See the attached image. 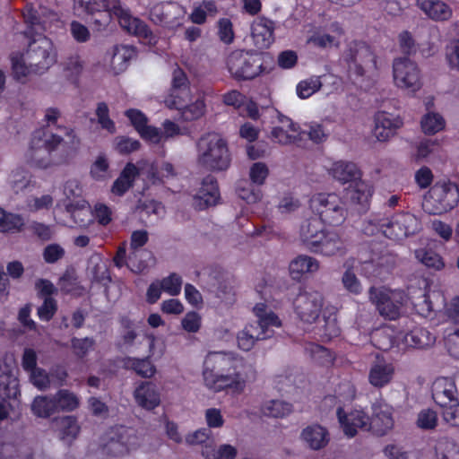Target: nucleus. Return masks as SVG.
Masks as SVG:
<instances>
[{
	"label": "nucleus",
	"mask_w": 459,
	"mask_h": 459,
	"mask_svg": "<svg viewBox=\"0 0 459 459\" xmlns=\"http://www.w3.org/2000/svg\"><path fill=\"white\" fill-rule=\"evenodd\" d=\"M54 204V198L51 195H43L41 196H32L27 201V207L30 212H36L41 210H49Z\"/></svg>",
	"instance_id": "58"
},
{
	"label": "nucleus",
	"mask_w": 459,
	"mask_h": 459,
	"mask_svg": "<svg viewBox=\"0 0 459 459\" xmlns=\"http://www.w3.org/2000/svg\"><path fill=\"white\" fill-rule=\"evenodd\" d=\"M220 200L218 181L215 177L207 175L203 178L198 192L193 197V206L198 211H204L218 204Z\"/></svg>",
	"instance_id": "15"
},
{
	"label": "nucleus",
	"mask_w": 459,
	"mask_h": 459,
	"mask_svg": "<svg viewBox=\"0 0 459 459\" xmlns=\"http://www.w3.org/2000/svg\"><path fill=\"white\" fill-rule=\"evenodd\" d=\"M403 341L410 347L424 349L431 346L436 338L426 328L416 326L405 333Z\"/></svg>",
	"instance_id": "34"
},
{
	"label": "nucleus",
	"mask_w": 459,
	"mask_h": 459,
	"mask_svg": "<svg viewBox=\"0 0 459 459\" xmlns=\"http://www.w3.org/2000/svg\"><path fill=\"white\" fill-rule=\"evenodd\" d=\"M191 99L189 79L186 72L178 66L172 72L171 86L164 103L169 108L178 110L182 121L191 122L201 118L206 108L204 100L198 99L190 103Z\"/></svg>",
	"instance_id": "3"
},
{
	"label": "nucleus",
	"mask_w": 459,
	"mask_h": 459,
	"mask_svg": "<svg viewBox=\"0 0 459 459\" xmlns=\"http://www.w3.org/2000/svg\"><path fill=\"white\" fill-rule=\"evenodd\" d=\"M318 268L319 264L316 258L300 255L290 262L289 271L293 280H300L304 273H314Z\"/></svg>",
	"instance_id": "33"
},
{
	"label": "nucleus",
	"mask_w": 459,
	"mask_h": 459,
	"mask_svg": "<svg viewBox=\"0 0 459 459\" xmlns=\"http://www.w3.org/2000/svg\"><path fill=\"white\" fill-rule=\"evenodd\" d=\"M341 61L347 68L350 77L360 78L366 73L377 69V55L371 47L362 40H351L347 43Z\"/></svg>",
	"instance_id": "6"
},
{
	"label": "nucleus",
	"mask_w": 459,
	"mask_h": 459,
	"mask_svg": "<svg viewBox=\"0 0 459 459\" xmlns=\"http://www.w3.org/2000/svg\"><path fill=\"white\" fill-rule=\"evenodd\" d=\"M346 241L336 230H325L317 244L310 247V252L325 256L343 255L346 254Z\"/></svg>",
	"instance_id": "16"
},
{
	"label": "nucleus",
	"mask_w": 459,
	"mask_h": 459,
	"mask_svg": "<svg viewBox=\"0 0 459 459\" xmlns=\"http://www.w3.org/2000/svg\"><path fill=\"white\" fill-rule=\"evenodd\" d=\"M306 351L310 354L315 363L323 367H330L334 361V354L323 345L316 343H309L306 347Z\"/></svg>",
	"instance_id": "38"
},
{
	"label": "nucleus",
	"mask_w": 459,
	"mask_h": 459,
	"mask_svg": "<svg viewBox=\"0 0 459 459\" xmlns=\"http://www.w3.org/2000/svg\"><path fill=\"white\" fill-rule=\"evenodd\" d=\"M30 373V381L39 390H45L50 385V378L48 373L41 368H37Z\"/></svg>",
	"instance_id": "62"
},
{
	"label": "nucleus",
	"mask_w": 459,
	"mask_h": 459,
	"mask_svg": "<svg viewBox=\"0 0 459 459\" xmlns=\"http://www.w3.org/2000/svg\"><path fill=\"white\" fill-rule=\"evenodd\" d=\"M322 87L320 76H311L306 80L300 81L296 88L297 95L300 99H307L318 91Z\"/></svg>",
	"instance_id": "47"
},
{
	"label": "nucleus",
	"mask_w": 459,
	"mask_h": 459,
	"mask_svg": "<svg viewBox=\"0 0 459 459\" xmlns=\"http://www.w3.org/2000/svg\"><path fill=\"white\" fill-rule=\"evenodd\" d=\"M273 334V331H266L250 324L238 333V346L240 350L248 351L254 347L256 341L271 338Z\"/></svg>",
	"instance_id": "23"
},
{
	"label": "nucleus",
	"mask_w": 459,
	"mask_h": 459,
	"mask_svg": "<svg viewBox=\"0 0 459 459\" xmlns=\"http://www.w3.org/2000/svg\"><path fill=\"white\" fill-rule=\"evenodd\" d=\"M94 340L90 337L77 338L73 337L71 339V347L74 355L80 359L84 358L89 351L94 346Z\"/></svg>",
	"instance_id": "55"
},
{
	"label": "nucleus",
	"mask_w": 459,
	"mask_h": 459,
	"mask_svg": "<svg viewBox=\"0 0 459 459\" xmlns=\"http://www.w3.org/2000/svg\"><path fill=\"white\" fill-rule=\"evenodd\" d=\"M273 141L280 144H290L295 143L299 139V134L291 133L283 126H274L271 131Z\"/></svg>",
	"instance_id": "61"
},
{
	"label": "nucleus",
	"mask_w": 459,
	"mask_h": 459,
	"mask_svg": "<svg viewBox=\"0 0 459 459\" xmlns=\"http://www.w3.org/2000/svg\"><path fill=\"white\" fill-rule=\"evenodd\" d=\"M331 171L333 177L342 184L349 182L352 183L353 181L359 179L361 177L359 169L353 162L342 160L334 162Z\"/></svg>",
	"instance_id": "35"
},
{
	"label": "nucleus",
	"mask_w": 459,
	"mask_h": 459,
	"mask_svg": "<svg viewBox=\"0 0 459 459\" xmlns=\"http://www.w3.org/2000/svg\"><path fill=\"white\" fill-rule=\"evenodd\" d=\"M63 137L51 133L47 138V128L42 127L33 132L30 143V159L36 167L47 169L52 165L64 162V159H54L53 152L62 143Z\"/></svg>",
	"instance_id": "7"
},
{
	"label": "nucleus",
	"mask_w": 459,
	"mask_h": 459,
	"mask_svg": "<svg viewBox=\"0 0 459 459\" xmlns=\"http://www.w3.org/2000/svg\"><path fill=\"white\" fill-rule=\"evenodd\" d=\"M419 230L416 216L409 212H400L391 214L386 212V228L385 237L399 241L413 235Z\"/></svg>",
	"instance_id": "12"
},
{
	"label": "nucleus",
	"mask_w": 459,
	"mask_h": 459,
	"mask_svg": "<svg viewBox=\"0 0 459 459\" xmlns=\"http://www.w3.org/2000/svg\"><path fill=\"white\" fill-rule=\"evenodd\" d=\"M125 116L130 121V124L138 133L146 124H148L147 116L140 109L128 108L125 111Z\"/></svg>",
	"instance_id": "64"
},
{
	"label": "nucleus",
	"mask_w": 459,
	"mask_h": 459,
	"mask_svg": "<svg viewBox=\"0 0 459 459\" xmlns=\"http://www.w3.org/2000/svg\"><path fill=\"white\" fill-rule=\"evenodd\" d=\"M230 76L238 82L251 81L267 73L264 55L255 50L236 49L226 59Z\"/></svg>",
	"instance_id": "5"
},
{
	"label": "nucleus",
	"mask_w": 459,
	"mask_h": 459,
	"mask_svg": "<svg viewBox=\"0 0 459 459\" xmlns=\"http://www.w3.org/2000/svg\"><path fill=\"white\" fill-rule=\"evenodd\" d=\"M394 374V368L392 364L385 361H377L374 363L368 373L369 383L377 388H382L388 385Z\"/></svg>",
	"instance_id": "26"
},
{
	"label": "nucleus",
	"mask_w": 459,
	"mask_h": 459,
	"mask_svg": "<svg viewBox=\"0 0 459 459\" xmlns=\"http://www.w3.org/2000/svg\"><path fill=\"white\" fill-rule=\"evenodd\" d=\"M324 222L317 218H310L306 220L300 227V238L307 248L310 251V247L317 244L321 238V234L325 232L323 227Z\"/></svg>",
	"instance_id": "28"
},
{
	"label": "nucleus",
	"mask_w": 459,
	"mask_h": 459,
	"mask_svg": "<svg viewBox=\"0 0 459 459\" xmlns=\"http://www.w3.org/2000/svg\"><path fill=\"white\" fill-rule=\"evenodd\" d=\"M373 134L379 142H386L393 137L403 125L399 116L385 111H378L375 117Z\"/></svg>",
	"instance_id": "17"
},
{
	"label": "nucleus",
	"mask_w": 459,
	"mask_h": 459,
	"mask_svg": "<svg viewBox=\"0 0 459 459\" xmlns=\"http://www.w3.org/2000/svg\"><path fill=\"white\" fill-rule=\"evenodd\" d=\"M394 423L392 409L387 405H378L374 407L368 430L377 437H383L393 429Z\"/></svg>",
	"instance_id": "21"
},
{
	"label": "nucleus",
	"mask_w": 459,
	"mask_h": 459,
	"mask_svg": "<svg viewBox=\"0 0 459 459\" xmlns=\"http://www.w3.org/2000/svg\"><path fill=\"white\" fill-rule=\"evenodd\" d=\"M254 314L257 317V321L253 325L272 331L271 327H280L281 322L279 316L273 311L267 312V306L264 303H257L253 308Z\"/></svg>",
	"instance_id": "36"
},
{
	"label": "nucleus",
	"mask_w": 459,
	"mask_h": 459,
	"mask_svg": "<svg viewBox=\"0 0 459 459\" xmlns=\"http://www.w3.org/2000/svg\"><path fill=\"white\" fill-rule=\"evenodd\" d=\"M446 121L438 113L429 112L420 121L422 132L426 134L432 135L445 128Z\"/></svg>",
	"instance_id": "41"
},
{
	"label": "nucleus",
	"mask_w": 459,
	"mask_h": 459,
	"mask_svg": "<svg viewBox=\"0 0 459 459\" xmlns=\"http://www.w3.org/2000/svg\"><path fill=\"white\" fill-rule=\"evenodd\" d=\"M274 22L263 17L255 21L251 26V36L258 48H268L274 42Z\"/></svg>",
	"instance_id": "20"
},
{
	"label": "nucleus",
	"mask_w": 459,
	"mask_h": 459,
	"mask_svg": "<svg viewBox=\"0 0 459 459\" xmlns=\"http://www.w3.org/2000/svg\"><path fill=\"white\" fill-rule=\"evenodd\" d=\"M13 76L15 80L21 81L25 78L30 72H33L23 61L22 55H15L11 57Z\"/></svg>",
	"instance_id": "60"
},
{
	"label": "nucleus",
	"mask_w": 459,
	"mask_h": 459,
	"mask_svg": "<svg viewBox=\"0 0 459 459\" xmlns=\"http://www.w3.org/2000/svg\"><path fill=\"white\" fill-rule=\"evenodd\" d=\"M141 148L140 141L126 135L117 136L114 140V149L121 155H128Z\"/></svg>",
	"instance_id": "50"
},
{
	"label": "nucleus",
	"mask_w": 459,
	"mask_h": 459,
	"mask_svg": "<svg viewBox=\"0 0 459 459\" xmlns=\"http://www.w3.org/2000/svg\"><path fill=\"white\" fill-rule=\"evenodd\" d=\"M24 226V220L20 214L5 212L4 218L0 222L2 232H20Z\"/></svg>",
	"instance_id": "52"
},
{
	"label": "nucleus",
	"mask_w": 459,
	"mask_h": 459,
	"mask_svg": "<svg viewBox=\"0 0 459 459\" xmlns=\"http://www.w3.org/2000/svg\"><path fill=\"white\" fill-rule=\"evenodd\" d=\"M292 411V404L281 400H271L262 407L263 413L267 417L283 418Z\"/></svg>",
	"instance_id": "44"
},
{
	"label": "nucleus",
	"mask_w": 459,
	"mask_h": 459,
	"mask_svg": "<svg viewBox=\"0 0 459 459\" xmlns=\"http://www.w3.org/2000/svg\"><path fill=\"white\" fill-rule=\"evenodd\" d=\"M135 403L142 408L151 411L160 403V394L152 382H142L134 391Z\"/></svg>",
	"instance_id": "22"
},
{
	"label": "nucleus",
	"mask_w": 459,
	"mask_h": 459,
	"mask_svg": "<svg viewBox=\"0 0 459 459\" xmlns=\"http://www.w3.org/2000/svg\"><path fill=\"white\" fill-rule=\"evenodd\" d=\"M31 411L36 416L41 418H48L57 412L54 395L35 397L31 404Z\"/></svg>",
	"instance_id": "40"
},
{
	"label": "nucleus",
	"mask_w": 459,
	"mask_h": 459,
	"mask_svg": "<svg viewBox=\"0 0 459 459\" xmlns=\"http://www.w3.org/2000/svg\"><path fill=\"white\" fill-rule=\"evenodd\" d=\"M82 69L83 65L78 55L70 56L64 62V72L65 76L73 83H78Z\"/></svg>",
	"instance_id": "48"
},
{
	"label": "nucleus",
	"mask_w": 459,
	"mask_h": 459,
	"mask_svg": "<svg viewBox=\"0 0 459 459\" xmlns=\"http://www.w3.org/2000/svg\"><path fill=\"white\" fill-rule=\"evenodd\" d=\"M247 368L245 359L235 352L210 351L203 365L204 385L213 392L239 394L247 385Z\"/></svg>",
	"instance_id": "1"
},
{
	"label": "nucleus",
	"mask_w": 459,
	"mask_h": 459,
	"mask_svg": "<svg viewBox=\"0 0 459 459\" xmlns=\"http://www.w3.org/2000/svg\"><path fill=\"white\" fill-rule=\"evenodd\" d=\"M29 40L25 59L36 74H43L56 62L52 41L44 34L26 38Z\"/></svg>",
	"instance_id": "10"
},
{
	"label": "nucleus",
	"mask_w": 459,
	"mask_h": 459,
	"mask_svg": "<svg viewBox=\"0 0 459 459\" xmlns=\"http://www.w3.org/2000/svg\"><path fill=\"white\" fill-rule=\"evenodd\" d=\"M65 210L79 228H87L92 223V211L87 202H70L65 205Z\"/></svg>",
	"instance_id": "31"
},
{
	"label": "nucleus",
	"mask_w": 459,
	"mask_h": 459,
	"mask_svg": "<svg viewBox=\"0 0 459 459\" xmlns=\"http://www.w3.org/2000/svg\"><path fill=\"white\" fill-rule=\"evenodd\" d=\"M163 291L170 296H178L182 289V278L176 273H171L169 276L160 281Z\"/></svg>",
	"instance_id": "53"
},
{
	"label": "nucleus",
	"mask_w": 459,
	"mask_h": 459,
	"mask_svg": "<svg viewBox=\"0 0 459 459\" xmlns=\"http://www.w3.org/2000/svg\"><path fill=\"white\" fill-rule=\"evenodd\" d=\"M416 257L429 268L438 271L445 267L443 257L431 248L417 250Z\"/></svg>",
	"instance_id": "45"
},
{
	"label": "nucleus",
	"mask_w": 459,
	"mask_h": 459,
	"mask_svg": "<svg viewBox=\"0 0 459 459\" xmlns=\"http://www.w3.org/2000/svg\"><path fill=\"white\" fill-rule=\"evenodd\" d=\"M323 305V295L316 290H300L293 301L298 317L308 324L314 323L319 317Z\"/></svg>",
	"instance_id": "13"
},
{
	"label": "nucleus",
	"mask_w": 459,
	"mask_h": 459,
	"mask_svg": "<svg viewBox=\"0 0 459 459\" xmlns=\"http://www.w3.org/2000/svg\"><path fill=\"white\" fill-rule=\"evenodd\" d=\"M98 124L108 133L113 134L117 131L115 122L110 118L109 108L106 102H99L95 110Z\"/></svg>",
	"instance_id": "49"
},
{
	"label": "nucleus",
	"mask_w": 459,
	"mask_h": 459,
	"mask_svg": "<svg viewBox=\"0 0 459 459\" xmlns=\"http://www.w3.org/2000/svg\"><path fill=\"white\" fill-rule=\"evenodd\" d=\"M109 169V162L104 154H100L91 164L90 176L96 181H103L107 178Z\"/></svg>",
	"instance_id": "51"
},
{
	"label": "nucleus",
	"mask_w": 459,
	"mask_h": 459,
	"mask_svg": "<svg viewBox=\"0 0 459 459\" xmlns=\"http://www.w3.org/2000/svg\"><path fill=\"white\" fill-rule=\"evenodd\" d=\"M148 240L149 235L144 230H137L131 234L129 265L133 273H140L148 267V264L140 258L141 255L146 252L142 247L147 244Z\"/></svg>",
	"instance_id": "19"
},
{
	"label": "nucleus",
	"mask_w": 459,
	"mask_h": 459,
	"mask_svg": "<svg viewBox=\"0 0 459 459\" xmlns=\"http://www.w3.org/2000/svg\"><path fill=\"white\" fill-rule=\"evenodd\" d=\"M130 448L124 440L123 434H119L117 438L111 437L102 446V453L112 457L123 456L129 454Z\"/></svg>",
	"instance_id": "43"
},
{
	"label": "nucleus",
	"mask_w": 459,
	"mask_h": 459,
	"mask_svg": "<svg viewBox=\"0 0 459 459\" xmlns=\"http://www.w3.org/2000/svg\"><path fill=\"white\" fill-rule=\"evenodd\" d=\"M196 152L198 165L208 171H224L230 166L228 143L219 134H203L196 142Z\"/></svg>",
	"instance_id": "4"
},
{
	"label": "nucleus",
	"mask_w": 459,
	"mask_h": 459,
	"mask_svg": "<svg viewBox=\"0 0 459 459\" xmlns=\"http://www.w3.org/2000/svg\"><path fill=\"white\" fill-rule=\"evenodd\" d=\"M23 19L26 24V30L23 32L25 38L35 37L45 33L46 28L44 22L34 8L32 4H27L23 13Z\"/></svg>",
	"instance_id": "29"
},
{
	"label": "nucleus",
	"mask_w": 459,
	"mask_h": 459,
	"mask_svg": "<svg viewBox=\"0 0 459 459\" xmlns=\"http://www.w3.org/2000/svg\"><path fill=\"white\" fill-rule=\"evenodd\" d=\"M138 175V168L132 162L126 163L117 178L113 182L111 193L117 196H123L134 186Z\"/></svg>",
	"instance_id": "24"
},
{
	"label": "nucleus",
	"mask_w": 459,
	"mask_h": 459,
	"mask_svg": "<svg viewBox=\"0 0 459 459\" xmlns=\"http://www.w3.org/2000/svg\"><path fill=\"white\" fill-rule=\"evenodd\" d=\"M369 299L376 306L379 314L389 320H395L399 317L403 301L396 299L385 290L377 287H370Z\"/></svg>",
	"instance_id": "14"
},
{
	"label": "nucleus",
	"mask_w": 459,
	"mask_h": 459,
	"mask_svg": "<svg viewBox=\"0 0 459 459\" xmlns=\"http://www.w3.org/2000/svg\"><path fill=\"white\" fill-rule=\"evenodd\" d=\"M459 202V187L455 183L438 181L424 196L423 209L429 214H443L454 209Z\"/></svg>",
	"instance_id": "8"
},
{
	"label": "nucleus",
	"mask_w": 459,
	"mask_h": 459,
	"mask_svg": "<svg viewBox=\"0 0 459 459\" xmlns=\"http://www.w3.org/2000/svg\"><path fill=\"white\" fill-rule=\"evenodd\" d=\"M218 36L221 42L230 45L234 41L233 24L228 18H221L218 22Z\"/></svg>",
	"instance_id": "59"
},
{
	"label": "nucleus",
	"mask_w": 459,
	"mask_h": 459,
	"mask_svg": "<svg viewBox=\"0 0 459 459\" xmlns=\"http://www.w3.org/2000/svg\"><path fill=\"white\" fill-rule=\"evenodd\" d=\"M393 75L395 85L411 93L422 87L421 73L418 65L408 57H399L393 63Z\"/></svg>",
	"instance_id": "11"
},
{
	"label": "nucleus",
	"mask_w": 459,
	"mask_h": 459,
	"mask_svg": "<svg viewBox=\"0 0 459 459\" xmlns=\"http://www.w3.org/2000/svg\"><path fill=\"white\" fill-rule=\"evenodd\" d=\"M59 425L60 438L70 446L76 439L81 429L76 417H63L60 420Z\"/></svg>",
	"instance_id": "39"
},
{
	"label": "nucleus",
	"mask_w": 459,
	"mask_h": 459,
	"mask_svg": "<svg viewBox=\"0 0 459 459\" xmlns=\"http://www.w3.org/2000/svg\"><path fill=\"white\" fill-rule=\"evenodd\" d=\"M96 220L101 226H108L112 221V211L105 204L98 203L92 211V221Z\"/></svg>",
	"instance_id": "63"
},
{
	"label": "nucleus",
	"mask_w": 459,
	"mask_h": 459,
	"mask_svg": "<svg viewBox=\"0 0 459 459\" xmlns=\"http://www.w3.org/2000/svg\"><path fill=\"white\" fill-rule=\"evenodd\" d=\"M439 386L437 385L432 393V398L437 405L441 407L459 402L455 395L456 392L455 384H446L442 389H439Z\"/></svg>",
	"instance_id": "46"
},
{
	"label": "nucleus",
	"mask_w": 459,
	"mask_h": 459,
	"mask_svg": "<svg viewBox=\"0 0 459 459\" xmlns=\"http://www.w3.org/2000/svg\"><path fill=\"white\" fill-rule=\"evenodd\" d=\"M269 176V169L264 162H255L249 169V178L251 182L256 186L264 184L267 177Z\"/></svg>",
	"instance_id": "56"
},
{
	"label": "nucleus",
	"mask_w": 459,
	"mask_h": 459,
	"mask_svg": "<svg viewBox=\"0 0 459 459\" xmlns=\"http://www.w3.org/2000/svg\"><path fill=\"white\" fill-rule=\"evenodd\" d=\"M57 311L56 300L52 297H46L40 307H38L37 315L41 321H50Z\"/></svg>",
	"instance_id": "57"
},
{
	"label": "nucleus",
	"mask_w": 459,
	"mask_h": 459,
	"mask_svg": "<svg viewBox=\"0 0 459 459\" xmlns=\"http://www.w3.org/2000/svg\"><path fill=\"white\" fill-rule=\"evenodd\" d=\"M309 207L325 225L340 226L346 220L347 210L341 198L335 194L314 195L309 200Z\"/></svg>",
	"instance_id": "9"
},
{
	"label": "nucleus",
	"mask_w": 459,
	"mask_h": 459,
	"mask_svg": "<svg viewBox=\"0 0 459 459\" xmlns=\"http://www.w3.org/2000/svg\"><path fill=\"white\" fill-rule=\"evenodd\" d=\"M238 451L236 447L231 445H221L216 450L213 449L210 454L208 450L203 451V455L206 459H235Z\"/></svg>",
	"instance_id": "54"
},
{
	"label": "nucleus",
	"mask_w": 459,
	"mask_h": 459,
	"mask_svg": "<svg viewBox=\"0 0 459 459\" xmlns=\"http://www.w3.org/2000/svg\"><path fill=\"white\" fill-rule=\"evenodd\" d=\"M386 228V212L372 213L366 219L361 227L363 234L367 236H375L381 233L385 236Z\"/></svg>",
	"instance_id": "37"
},
{
	"label": "nucleus",
	"mask_w": 459,
	"mask_h": 459,
	"mask_svg": "<svg viewBox=\"0 0 459 459\" xmlns=\"http://www.w3.org/2000/svg\"><path fill=\"white\" fill-rule=\"evenodd\" d=\"M123 368L134 371L137 376L143 378H150L156 373V367L149 357L134 358L125 357L122 359Z\"/></svg>",
	"instance_id": "30"
},
{
	"label": "nucleus",
	"mask_w": 459,
	"mask_h": 459,
	"mask_svg": "<svg viewBox=\"0 0 459 459\" xmlns=\"http://www.w3.org/2000/svg\"><path fill=\"white\" fill-rule=\"evenodd\" d=\"M301 437L313 450H319L325 447L329 442V433L327 429L318 424L305 428L302 430Z\"/></svg>",
	"instance_id": "27"
},
{
	"label": "nucleus",
	"mask_w": 459,
	"mask_h": 459,
	"mask_svg": "<svg viewBox=\"0 0 459 459\" xmlns=\"http://www.w3.org/2000/svg\"><path fill=\"white\" fill-rule=\"evenodd\" d=\"M77 4L91 16V23L99 30L107 27L114 15L129 34L148 40L152 38L149 26L141 19L132 16L130 11L122 6L120 0H79Z\"/></svg>",
	"instance_id": "2"
},
{
	"label": "nucleus",
	"mask_w": 459,
	"mask_h": 459,
	"mask_svg": "<svg viewBox=\"0 0 459 459\" xmlns=\"http://www.w3.org/2000/svg\"><path fill=\"white\" fill-rule=\"evenodd\" d=\"M373 187L368 183L358 179L350 186L349 197L352 204L361 205L368 209L373 195Z\"/></svg>",
	"instance_id": "32"
},
{
	"label": "nucleus",
	"mask_w": 459,
	"mask_h": 459,
	"mask_svg": "<svg viewBox=\"0 0 459 459\" xmlns=\"http://www.w3.org/2000/svg\"><path fill=\"white\" fill-rule=\"evenodd\" d=\"M57 412L73 411L79 406L77 396L66 389H60L54 395Z\"/></svg>",
	"instance_id": "42"
},
{
	"label": "nucleus",
	"mask_w": 459,
	"mask_h": 459,
	"mask_svg": "<svg viewBox=\"0 0 459 459\" xmlns=\"http://www.w3.org/2000/svg\"><path fill=\"white\" fill-rule=\"evenodd\" d=\"M417 6L434 21H447L452 16V9L440 0H417Z\"/></svg>",
	"instance_id": "25"
},
{
	"label": "nucleus",
	"mask_w": 459,
	"mask_h": 459,
	"mask_svg": "<svg viewBox=\"0 0 459 459\" xmlns=\"http://www.w3.org/2000/svg\"><path fill=\"white\" fill-rule=\"evenodd\" d=\"M336 414L339 423L347 437H355L359 429L368 430L369 417L363 411L353 410L347 413L340 406L337 408Z\"/></svg>",
	"instance_id": "18"
}]
</instances>
